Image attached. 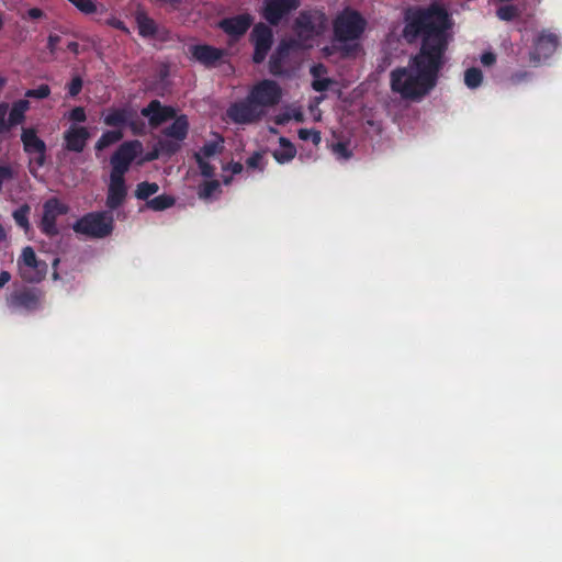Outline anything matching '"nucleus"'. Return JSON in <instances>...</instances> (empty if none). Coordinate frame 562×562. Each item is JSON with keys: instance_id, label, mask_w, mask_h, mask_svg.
I'll return each instance as SVG.
<instances>
[{"instance_id": "obj_1", "label": "nucleus", "mask_w": 562, "mask_h": 562, "mask_svg": "<svg viewBox=\"0 0 562 562\" xmlns=\"http://www.w3.org/2000/svg\"><path fill=\"white\" fill-rule=\"evenodd\" d=\"M452 26L451 15L438 3L408 7L404 11L403 37L408 44L419 41L420 45L406 67L391 71L390 86L394 93L405 100L419 101L436 87L446 64Z\"/></svg>"}, {"instance_id": "obj_2", "label": "nucleus", "mask_w": 562, "mask_h": 562, "mask_svg": "<svg viewBox=\"0 0 562 562\" xmlns=\"http://www.w3.org/2000/svg\"><path fill=\"white\" fill-rule=\"evenodd\" d=\"M367 26L366 19L357 10L347 7L340 11L333 21V32L335 41L347 44L358 41ZM358 47L355 45H345L344 52L348 55Z\"/></svg>"}, {"instance_id": "obj_3", "label": "nucleus", "mask_w": 562, "mask_h": 562, "mask_svg": "<svg viewBox=\"0 0 562 562\" xmlns=\"http://www.w3.org/2000/svg\"><path fill=\"white\" fill-rule=\"evenodd\" d=\"M72 229L89 238H105L114 229V217L110 211L89 212L74 223Z\"/></svg>"}, {"instance_id": "obj_4", "label": "nucleus", "mask_w": 562, "mask_h": 562, "mask_svg": "<svg viewBox=\"0 0 562 562\" xmlns=\"http://www.w3.org/2000/svg\"><path fill=\"white\" fill-rule=\"evenodd\" d=\"M328 18L318 9L303 10L293 23V31L304 42L321 36L327 29Z\"/></svg>"}, {"instance_id": "obj_5", "label": "nucleus", "mask_w": 562, "mask_h": 562, "mask_svg": "<svg viewBox=\"0 0 562 562\" xmlns=\"http://www.w3.org/2000/svg\"><path fill=\"white\" fill-rule=\"evenodd\" d=\"M45 292L40 288L22 286L14 289L5 297V304L12 312L34 313L43 307Z\"/></svg>"}, {"instance_id": "obj_6", "label": "nucleus", "mask_w": 562, "mask_h": 562, "mask_svg": "<svg viewBox=\"0 0 562 562\" xmlns=\"http://www.w3.org/2000/svg\"><path fill=\"white\" fill-rule=\"evenodd\" d=\"M16 263L20 277L29 283H38L46 277L48 266L37 258L31 246L23 248Z\"/></svg>"}, {"instance_id": "obj_7", "label": "nucleus", "mask_w": 562, "mask_h": 562, "mask_svg": "<svg viewBox=\"0 0 562 562\" xmlns=\"http://www.w3.org/2000/svg\"><path fill=\"white\" fill-rule=\"evenodd\" d=\"M68 211V205L58 198L53 196L46 200L43 204V215L38 225L41 232L50 238L59 235L57 217L67 214Z\"/></svg>"}, {"instance_id": "obj_8", "label": "nucleus", "mask_w": 562, "mask_h": 562, "mask_svg": "<svg viewBox=\"0 0 562 562\" xmlns=\"http://www.w3.org/2000/svg\"><path fill=\"white\" fill-rule=\"evenodd\" d=\"M140 149L139 140H128L121 144L111 156L112 170L110 176L124 177Z\"/></svg>"}, {"instance_id": "obj_9", "label": "nucleus", "mask_w": 562, "mask_h": 562, "mask_svg": "<svg viewBox=\"0 0 562 562\" xmlns=\"http://www.w3.org/2000/svg\"><path fill=\"white\" fill-rule=\"evenodd\" d=\"M248 95L259 109L270 108L277 105L282 98V90L280 86L270 79H263L256 83Z\"/></svg>"}, {"instance_id": "obj_10", "label": "nucleus", "mask_w": 562, "mask_h": 562, "mask_svg": "<svg viewBox=\"0 0 562 562\" xmlns=\"http://www.w3.org/2000/svg\"><path fill=\"white\" fill-rule=\"evenodd\" d=\"M300 0H263L261 16L272 26H278L283 19L299 9Z\"/></svg>"}, {"instance_id": "obj_11", "label": "nucleus", "mask_w": 562, "mask_h": 562, "mask_svg": "<svg viewBox=\"0 0 562 562\" xmlns=\"http://www.w3.org/2000/svg\"><path fill=\"white\" fill-rule=\"evenodd\" d=\"M559 43V36L555 33L542 30L533 41L532 50L529 53L530 63L538 66L542 59L551 57Z\"/></svg>"}, {"instance_id": "obj_12", "label": "nucleus", "mask_w": 562, "mask_h": 562, "mask_svg": "<svg viewBox=\"0 0 562 562\" xmlns=\"http://www.w3.org/2000/svg\"><path fill=\"white\" fill-rule=\"evenodd\" d=\"M265 111L250 100L247 95L245 100L233 103L226 111L227 116L237 124H249L261 119Z\"/></svg>"}, {"instance_id": "obj_13", "label": "nucleus", "mask_w": 562, "mask_h": 562, "mask_svg": "<svg viewBox=\"0 0 562 562\" xmlns=\"http://www.w3.org/2000/svg\"><path fill=\"white\" fill-rule=\"evenodd\" d=\"M251 41L254 43L252 61L261 64L273 44L272 30L265 23L256 24L251 31Z\"/></svg>"}, {"instance_id": "obj_14", "label": "nucleus", "mask_w": 562, "mask_h": 562, "mask_svg": "<svg viewBox=\"0 0 562 562\" xmlns=\"http://www.w3.org/2000/svg\"><path fill=\"white\" fill-rule=\"evenodd\" d=\"M140 114L148 119V123L153 128H157L162 123L176 117V109L171 105H164L159 100L155 99L140 110Z\"/></svg>"}, {"instance_id": "obj_15", "label": "nucleus", "mask_w": 562, "mask_h": 562, "mask_svg": "<svg viewBox=\"0 0 562 562\" xmlns=\"http://www.w3.org/2000/svg\"><path fill=\"white\" fill-rule=\"evenodd\" d=\"M127 196V186L124 177L110 176V183L108 187V194L105 200L106 211L117 210L121 207Z\"/></svg>"}, {"instance_id": "obj_16", "label": "nucleus", "mask_w": 562, "mask_h": 562, "mask_svg": "<svg viewBox=\"0 0 562 562\" xmlns=\"http://www.w3.org/2000/svg\"><path fill=\"white\" fill-rule=\"evenodd\" d=\"M254 18L249 13H241L232 18L222 19L218 27L229 36H243L251 26Z\"/></svg>"}, {"instance_id": "obj_17", "label": "nucleus", "mask_w": 562, "mask_h": 562, "mask_svg": "<svg viewBox=\"0 0 562 562\" xmlns=\"http://www.w3.org/2000/svg\"><path fill=\"white\" fill-rule=\"evenodd\" d=\"M89 138L90 132L86 126L71 125L64 132V147L68 151L82 153Z\"/></svg>"}, {"instance_id": "obj_18", "label": "nucleus", "mask_w": 562, "mask_h": 562, "mask_svg": "<svg viewBox=\"0 0 562 562\" xmlns=\"http://www.w3.org/2000/svg\"><path fill=\"white\" fill-rule=\"evenodd\" d=\"M191 56L210 68L216 66V64L224 57L225 50L207 44H196L190 46Z\"/></svg>"}, {"instance_id": "obj_19", "label": "nucleus", "mask_w": 562, "mask_h": 562, "mask_svg": "<svg viewBox=\"0 0 562 562\" xmlns=\"http://www.w3.org/2000/svg\"><path fill=\"white\" fill-rule=\"evenodd\" d=\"M135 115V111L127 106L109 108L102 112V121L104 125L113 130H122L126 127L130 119Z\"/></svg>"}, {"instance_id": "obj_20", "label": "nucleus", "mask_w": 562, "mask_h": 562, "mask_svg": "<svg viewBox=\"0 0 562 562\" xmlns=\"http://www.w3.org/2000/svg\"><path fill=\"white\" fill-rule=\"evenodd\" d=\"M21 142L23 144V149L27 155L46 154V144L37 136V131L34 127L22 128Z\"/></svg>"}, {"instance_id": "obj_21", "label": "nucleus", "mask_w": 562, "mask_h": 562, "mask_svg": "<svg viewBox=\"0 0 562 562\" xmlns=\"http://www.w3.org/2000/svg\"><path fill=\"white\" fill-rule=\"evenodd\" d=\"M293 42L282 41L274 53L270 56L269 59V71L273 76H280L284 72V63L289 57L290 49L292 47Z\"/></svg>"}, {"instance_id": "obj_22", "label": "nucleus", "mask_w": 562, "mask_h": 562, "mask_svg": "<svg viewBox=\"0 0 562 562\" xmlns=\"http://www.w3.org/2000/svg\"><path fill=\"white\" fill-rule=\"evenodd\" d=\"M173 122L171 125L167 126L162 133L165 136L176 139L177 142H182L187 138L189 132V121L187 115H176L172 119Z\"/></svg>"}, {"instance_id": "obj_23", "label": "nucleus", "mask_w": 562, "mask_h": 562, "mask_svg": "<svg viewBox=\"0 0 562 562\" xmlns=\"http://www.w3.org/2000/svg\"><path fill=\"white\" fill-rule=\"evenodd\" d=\"M30 110V102L25 99H20L12 103L9 109V125L10 130L16 125L24 123L26 112Z\"/></svg>"}, {"instance_id": "obj_24", "label": "nucleus", "mask_w": 562, "mask_h": 562, "mask_svg": "<svg viewBox=\"0 0 562 562\" xmlns=\"http://www.w3.org/2000/svg\"><path fill=\"white\" fill-rule=\"evenodd\" d=\"M281 149H277L273 151V158L279 164H285L292 160L296 155V149L294 145L285 137H280L279 139Z\"/></svg>"}, {"instance_id": "obj_25", "label": "nucleus", "mask_w": 562, "mask_h": 562, "mask_svg": "<svg viewBox=\"0 0 562 562\" xmlns=\"http://www.w3.org/2000/svg\"><path fill=\"white\" fill-rule=\"evenodd\" d=\"M79 12L85 15L103 14L108 11L104 4H97L93 0H68Z\"/></svg>"}, {"instance_id": "obj_26", "label": "nucleus", "mask_w": 562, "mask_h": 562, "mask_svg": "<svg viewBox=\"0 0 562 562\" xmlns=\"http://www.w3.org/2000/svg\"><path fill=\"white\" fill-rule=\"evenodd\" d=\"M124 137L122 130H109L105 131L101 137L97 140L94 148L97 151H102L111 145L120 142Z\"/></svg>"}, {"instance_id": "obj_27", "label": "nucleus", "mask_w": 562, "mask_h": 562, "mask_svg": "<svg viewBox=\"0 0 562 562\" xmlns=\"http://www.w3.org/2000/svg\"><path fill=\"white\" fill-rule=\"evenodd\" d=\"M175 202L176 200L173 196L168 194H160L150 200H147L145 206L149 210L159 212L171 207L175 204Z\"/></svg>"}, {"instance_id": "obj_28", "label": "nucleus", "mask_w": 562, "mask_h": 562, "mask_svg": "<svg viewBox=\"0 0 562 562\" xmlns=\"http://www.w3.org/2000/svg\"><path fill=\"white\" fill-rule=\"evenodd\" d=\"M159 191V186L156 182L143 181L139 182L135 190V198L137 200L146 201Z\"/></svg>"}, {"instance_id": "obj_29", "label": "nucleus", "mask_w": 562, "mask_h": 562, "mask_svg": "<svg viewBox=\"0 0 562 562\" xmlns=\"http://www.w3.org/2000/svg\"><path fill=\"white\" fill-rule=\"evenodd\" d=\"M138 33L143 37H153L157 34L156 22L148 16H139L137 19Z\"/></svg>"}, {"instance_id": "obj_30", "label": "nucleus", "mask_w": 562, "mask_h": 562, "mask_svg": "<svg viewBox=\"0 0 562 562\" xmlns=\"http://www.w3.org/2000/svg\"><path fill=\"white\" fill-rule=\"evenodd\" d=\"M31 212V207L29 204L24 203L20 207L13 211L12 216L18 226L27 231L30 228L29 214Z\"/></svg>"}, {"instance_id": "obj_31", "label": "nucleus", "mask_w": 562, "mask_h": 562, "mask_svg": "<svg viewBox=\"0 0 562 562\" xmlns=\"http://www.w3.org/2000/svg\"><path fill=\"white\" fill-rule=\"evenodd\" d=\"M483 80V74L481 69L476 67H472L465 70L464 72V83L470 89L477 88Z\"/></svg>"}, {"instance_id": "obj_32", "label": "nucleus", "mask_w": 562, "mask_h": 562, "mask_svg": "<svg viewBox=\"0 0 562 562\" xmlns=\"http://www.w3.org/2000/svg\"><path fill=\"white\" fill-rule=\"evenodd\" d=\"M221 143H223L222 138L218 142H216V140L207 142L200 148V150L196 154H201V157H203L204 159L210 158V157L214 156L215 154H217L218 151H221V149H222Z\"/></svg>"}, {"instance_id": "obj_33", "label": "nucleus", "mask_w": 562, "mask_h": 562, "mask_svg": "<svg viewBox=\"0 0 562 562\" xmlns=\"http://www.w3.org/2000/svg\"><path fill=\"white\" fill-rule=\"evenodd\" d=\"M297 135L300 139L311 140L315 146H318L322 140L321 132L314 128H300Z\"/></svg>"}, {"instance_id": "obj_34", "label": "nucleus", "mask_w": 562, "mask_h": 562, "mask_svg": "<svg viewBox=\"0 0 562 562\" xmlns=\"http://www.w3.org/2000/svg\"><path fill=\"white\" fill-rule=\"evenodd\" d=\"M9 103L4 101L0 102V135L11 131L9 125Z\"/></svg>"}, {"instance_id": "obj_35", "label": "nucleus", "mask_w": 562, "mask_h": 562, "mask_svg": "<svg viewBox=\"0 0 562 562\" xmlns=\"http://www.w3.org/2000/svg\"><path fill=\"white\" fill-rule=\"evenodd\" d=\"M496 15L499 20L512 21L518 16V9L513 4L502 5L497 9Z\"/></svg>"}, {"instance_id": "obj_36", "label": "nucleus", "mask_w": 562, "mask_h": 562, "mask_svg": "<svg viewBox=\"0 0 562 562\" xmlns=\"http://www.w3.org/2000/svg\"><path fill=\"white\" fill-rule=\"evenodd\" d=\"M50 94V88L48 85L43 83L40 85L35 89H29L25 92L26 98H33V99H46Z\"/></svg>"}, {"instance_id": "obj_37", "label": "nucleus", "mask_w": 562, "mask_h": 562, "mask_svg": "<svg viewBox=\"0 0 562 562\" xmlns=\"http://www.w3.org/2000/svg\"><path fill=\"white\" fill-rule=\"evenodd\" d=\"M194 159L199 166L200 172L203 177L211 178L214 175V167L207 162L203 157H201V154H194Z\"/></svg>"}, {"instance_id": "obj_38", "label": "nucleus", "mask_w": 562, "mask_h": 562, "mask_svg": "<svg viewBox=\"0 0 562 562\" xmlns=\"http://www.w3.org/2000/svg\"><path fill=\"white\" fill-rule=\"evenodd\" d=\"M83 81L80 76H75L67 85L68 94L72 98L77 97L82 90Z\"/></svg>"}, {"instance_id": "obj_39", "label": "nucleus", "mask_w": 562, "mask_h": 562, "mask_svg": "<svg viewBox=\"0 0 562 562\" xmlns=\"http://www.w3.org/2000/svg\"><path fill=\"white\" fill-rule=\"evenodd\" d=\"M126 127H128L134 135H142L145 132V123L138 119L136 114L130 119L128 123H126Z\"/></svg>"}, {"instance_id": "obj_40", "label": "nucleus", "mask_w": 562, "mask_h": 562, "mask_svg": "<svg viewBox=\"0 0 562 562\" xmlns=\"http://www.w3.org/2000/svg\"><path fill=\"white\" fill-rule=\"evenodd\" d=\"M218 187L220 184L216 180L207 181L201 187L199 195L201 198H210L218 189Z\"/></svg>"}, {"instance_id": "obj_41", "label": "nucleus", "mask_w": 562, "mask_h": 562, "mask_svg": "<svg viewBox=\"0 0 562 562\" xmlns=\"http://www.w3.org/2000/svg\"><path fill=\"white\" fill-rule=\"evenodd\" d=\"M69 120L76 123H83L87 120L85 108L76 106L69 112Z\"/></svg>"}, {"instance_id": "obj_42", "label": "nucleus", "mask_w": 562, "mask_h": 562, "mask_svg": "<svg viewBox=\"0 0 562 562\" xmlns=\"http://www.w3.org/2000/svg\"><path fill=\"white\" fill-rule=\"evenodd\" d=\"M331 83L329 78H316L312 82V88L317 92L326 91Z\"/></svg>"}, {"instance_id": "obj_43", "label": "nucleus", "mask_w": 562, "mask_h": 562, "mask_svg": "<svg viewBox=\"0 0 562 562\" xmlns=\"http://www.w3.org/2000/svg\"><path fill=\"white\" fill-rule=\"evenodd\" d=\"M104 23L106 25H109V26H111L113 29L120 30L122 32H125V33L128 32V29L125 25V23L122 20H120V19H117L115 16H111V18L106 19Z\"/></svg>"}, {"instance_id": "obj_44", "label": "nucleus", "mask_w": 562, "mask_h": 562, "mask_svg": "<svg viewBox=\"0 0 562 562\" xmlns=\"http://www.w3.org/2000/svg\"><path fill=\"white\" fill-rule=\"evenodd\" d=\"M262 160V155L259 151L254 153L250 157L247 158L246 165L249 168H259Z\"/></svg>"}, {"instance_id": "obj_45", "label": "nucleus", "mask_w": 562, "mask_h": 562, "mask_svg": "<svg viewBox=\"0 0 562 562\" xmlns=\"http://www.w3.org/2000/svg\"><path fill=\"white\" fill-rule=\"evenodd\" d=\"M530 76H531V74L529 71H526V70L517 71L510 76V82L514 85H518V83L527 80L528 78H530Z\"/></svg>"}, {"instance_id": "obj_46", "label": "nucleus", "mask_w": 562, "mask_h": 562, "mask_svg": "<svg viewBox=\"0 0 562 562\" xmlns=\"http://www.w3.org/2000/svg\"><path fill=\"white\" fill-rule=\"evenodd\" d=\"M60 42V36L57 34H49L47 38V49L50 54H55L57 50V44Z\"/></svg>"}, {"instance_id": "obj_47", "label": "nucleus", "mask_w": 562, "mask_h": 562, "mask_svg": "<svg viewBox=\"0 0 562 562\" xmlns=\"http://www.w3.org/2000/svg\"><path fill=\"white\" fill-rule=\"evenodd\" d=\"M45 16V12L40 8H31L26 11V18L31 20H38Z\"/></svg>"}, {"instance_id": "obj_48", "label": "nucleus", "mask_w": 562, "mask_h": 562, "mask_svg": "<svg viewBox=\"0 0 562 562\" xmlns=\"http://www.w3.org/2000/svg\"><path fill=\"white\" fill-rule=\"evenodd\" d=\"M481 61L484 66H491L496 61V56L491 52L484 53L481 56Z\"/></svg>"}, {"instance_id": "obj_49", "label": "nucleus", "mask_w": 562, "mask_h": 562, "mask_svg": "<svg viewBox=\"0 0 562 562\" xmlns=\"http://www.w3.org/2000/svg\"><path fill=\"white\" fill-rule=\"evenodd\" d=\"M11 280V273L8 271L0 272V289L3 288Z\"/></svg>"}, {"instance_id": "obj_50", "label": "nucleus", "mask_w": 562, "mask_h": 562, "mask_svg": "<svg viewBox=\"0 0 562 562\" xmlns=\"http://www.w3.org/2000/svg\"><path fill=\"white\" fill-rule=\"evenodd\" d=\"M325 71H326V69L322 64L315 65L311 68V74L313 75V77H315V79L318 78L321 72H325Z\"/></svg>"}, {"instance_id": "obj_51", "label": "nucleus", "mask_w": 562, "mask_h": 562, "mask_svg": "<svg viewBox=\"0 0 562 562\" xmlns=\"http://www.w3.org/2000/svg\"><path fill=\"white\" fill-rule=\"evenodd\" d=\"M67 49L76 56L80 54V46L77 42H69L67 44Z\"/></svg>"}, {"instance_id": "obj_52", "label": "nucleus", "mask_w": 562, "mask_h": 562, "mask_svg": "<svg viewBox=\"0 0 562 562\" xmlns=\"http://www.w3.org/2000/svg\"><path fill=\"white\" fill-rule=\"evenodd\" d=\"M244 167L240 162H233L231 165V171L234 173V175H237V173H240L243 171Z\"/></svg>"}, {"instance_id": "obj_53", "label": "nucleus", "mask_w": 562, "mask_h": 562, "mask_svg": "<svg viewBox=\"0 0 562 562\" xmlns=\"http://www.w3.org/2000/svg\"><path fill=\"white\" fill-rule=\"evenodd\" d=\"M336 150H337L338 153H340L341 155H344L345 157H348V156H349V154L347 153V148H346V146H345L344 144H341V143H338V144L336 145Z\"/></svg>"}, {"instance_id": "obj_54", "label": "nucleus", "mask_w": 562, "mask_h": 562, "mask_svg": "<svg viewBox=\"0 0 562 562\" xmlns=\"http://www.w3.org/2000/svg\"><path fill=\"white\" fill-rule=\"evenodd\" d=\"M59 261H60L59 258H55L53 260V267L55 268V270H54L52 277H53L54 280H58L59 279V273L56 270V267L58 266Z\"/></svg>"}, {"instance_id": "obj_55", "label": "nucleus", "mask_w": 562, "mask_h": 562, "mask_svg": "<svg viewBox=\"0 0 562 562\" xmlns=\"http://www.w3.org/2000/svg\"><path fill=\"white\" fill-rule=\"evenodd\" d=\"M45 155L46 154H43V155H38L36 157V162H37L38 166H43L44 165V162H45Z\"/></svg>"}, {"instance_id": "obj_56", "label": "nucleus", "mask_w": 562, "mask_h": 562, "mask_svg": "<svg viewBox=\"0 0 562 562\" xmlns=\"http://www.w3.org/2000/svg\"><path fill=\"white\" fill-rule=\"evenodd\" d=\"M5 238V232L2 225L0 224V241H2Z\"/></svg>"}, {"instance_id": "obj_57", "label": "nucleus", "mask_w": 562, "mask_h": 562, "mask_svg": "<svg viewBox=\"0 0 562 562\" xmlns=\"http://www.w3.org/2000/svg\"><path fill=\"white\" fill-rule=\"evenodd\" d=\"M5 85V79L0 77V89H2Z\"/></svg>"}, {"instance_id": "obj_58", "label": "nucleus", "mask_w": 562, "mask_h": 562, "mask_svg": "<svg viewBox=\"0 0 562 562\" xmlns=\"http://www.w3.org/2000/svg\"><path fill=\"white\" fill-rule=\"evenodd\" d=\"M178 146H175L172 148H170V151H175L177 149Z\"/></svg>"}]
</instances>
